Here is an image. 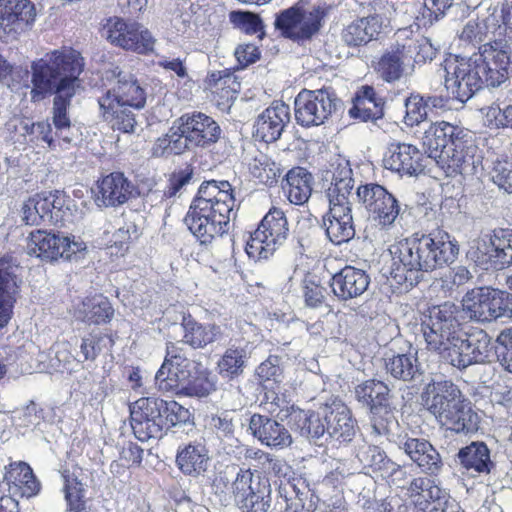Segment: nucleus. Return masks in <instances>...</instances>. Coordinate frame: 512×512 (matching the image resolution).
I'll return each mask as SVG.
<instances>
[{"label": "nucleus", "instance_id": "8fccbe9b", "mask_svg": "<svg viewBox=\"0 0 512 512\" xmlns=\"http://www.w3.org/2000/svg\"><path fill=\"white\" fill-rule=\"evenodd\" d=\"M247 357L246 350L241 347H229L218 361L219 373L223 377L234 378L243 372L245 360Z\"/></svg>", "mask_w": 512, "mask_h": 512}, {"label": "nucleus", "instance_id": "7ed1b4c3", "mask_svg": "<svg viewBox=\"0 0 512 512\" xmlns=\"http://www.w3.org/2000/svg\"><path fill=\"white\" fill-rule=\"evenodd\" d=\"M389 252L395 277L404 278L413 286L419 282L423 272L452 263L459 248L448 233L439 231L403 239L391 245Z\"/></svg>", "mask_w": 512, "mask_h": 512}, {"label": "nucleus", "instance_id": "7c9ffc66", "mask_svg": "<svg viewBox=\"0 0 512 512\" xmlns=\"http://www.w3.org/2000/svg\"><path fill=\"white\" fill-rule=\"evenodd\" d=\"M185 125V132L188 134V141L193 147H209L216 143L221 135V128L210 116L198 112L184 114L180 117Z\"/></svg>", "mask_w": 512, "mask_h": 512}, {"label": "nucleus", "instance_id": "473e14b6", "mask_svg": "<svg viewBox=\"0 0 512 512\" xmlns=\"http://www.w3.org/2000/svg\"><path fill=\"white\" fill-rule=\"evenodd\" d=\"M61 478V491L65 500L64 512H90L86 501L83 470L78 466L66 467L61 471Z\"/></svg>", "mask_w": 512, "mask_h": 512}, {"label": "nucleus", "instance_id": "2f4dec72", "mask_svg": "<svg viewBox=\"0 0 512 512\" xmlns=\"http://www.w3.org/2000/svg\"><path fill=\"white\" fill-rule=\"evenodd\" d=\"M289 120V106L274 102L258 116L254 124L255 136L266 143L274 142L281 136Z\"/></svg>", "mask_w": 512, "mask_h": 512}, {"label": "nucleus", "instance_id": "412c9836", "mask_svg": "<svg viewBox=\"0 0 512 512\" xmlns=\"http://www.w3.org/2000/svg\"><path fill=\"white\" fill-rule=\"evenodd\" d=\"M405 497L421 512H447L454 500L426 477L413 478L405 488Z\"/></svg>", "mask_w": 512, "mask_h": 512}, {"label": "nucleus", "instance_id": "9b49d317", "mask_svg": "<svg viewBox=\"0 0 512 512\" xmlns=\"http://www.w3.org/2000/svg\"><path fill=\"white\" fill-rule=\"evenodd\" d=\"M444 85L450 98L461 103L469 100L482 85L484 75L471 57L452 56L445 60Z\"/></svg>", "mask_w": 512, "mask_h": 512}, {"label": "nucleus", "instance_id": "f3484780", "mask_svg": "<svg viewBox=\"0 0 512 512\" xmlns=\"http://www.w3.org/2000/svg\"><path fill=\"white\" fill-rule=\"evenodd\" d=\"M472 58L484 75L486 86L497 87L508 79L512 61L510 48L505 40H494L482 45Z\"/></svg>", "mask_w": 512, "mask_h": 512}, {"label": "nucleus", "instance_id": "f257e3e1", "mask_svg": "<svg viewBox=\"0 0 512 512\" xmlns=\"http://www.w3.org/2000/svg\"><path fill=\"white\" fill-rule=\"evenodd\" d=\"M457 313L458 307L452 302H445L428 310V315L421 324L427 348L460 369L489 360L493 354L489 335L482 329L464 332Z\"/></svg>", "mask_w": 512, "mask_h": 512}, {"label": "nucleus", "instance_id": "72a5a7b5", "mask_svg": "<svg viewBox=\"0 0 512 512\" xmlns=\"http://www.w3.org/2000/svg\"><path fill=\"white\" fill-rule=\"evenodd\" d=\"M322 415L327 424V433L336 439L350 441L355 434V421L349 408L338 399L326 403Z\"/></svg>", "mask_w": 512, "mask_h": 512}, {"label": "nucleus", "instance_id": "3c124183", "mask_svg": "<svg viewBox=\"0 0 512 512\" xmlns=\"http://www.w3.org/2000/svg\"><path fill=\"white\" fill-rule=\"evenodd\" d=\"M252 175L265 185H273L280 177L282 170L280 166L266 155L255 157L250 165Z\"/></svg>", "mask_w": 512, "mask_h": 512}, {"label": "nucleus", "instance_id": "774afa93", "mask_svg": "<svg viewBox=\"0 0 512 512\" xmlns=\"http://www.w3.org/2000/svg\"><path fill=\"white\" fill-rule=\"evenodd\" d=\"M139 229L133 222L125 223L119 227L112 236L113 245L123 251L127 245L139 237Z\"/></svg>", "mask_w": 512, "mask_h": 512}, {"label": "nucleus", "instance_id": "49530a36", "mask_svg": "<svg viewBox=\"0 0 512 512\" xmlns=\"http://www.w3.org/2000/svg\"><path fill=\"white\" fill-rule=\"evenodd\" d=\"M355 397L358 402L367 406L371 411L388 403L389 388L379 380H367L355 387Z\"/></svg>", "mask_w": 512, "mask_h": 512}, {"label": "nucleus", "instance_id": "a211bd4d", "mask_svg": "<svg viewBox=\"0 0 512 512\" xmlns=\"http://www.w3.org/2000/svg\"><path fill=\"white\" fill-rule=\"evenodd\" d=\"M356 196L381 230H388L393 226L401 208L399 201L383 186L375 183L361 185L357 188Z\"/></svg>", "mask_w": 512, "mask_h": 512}, {"label": "nucleus", "instance_id": "f8f14e48", "mask_svg": "<svg viewBox=\"0 0 512 512\" xmlns=\"http://www.w3.org/2000/svg\"><path fill=\"white\" fill-rule=\"evenodd\" d=\"M482 154L469 131L448 145L434 159L446 176L474 175L482 167Z\"/></svg>", "mask_w": 512, "mask_h": 512}, {"label": "nucleus", "instance_id": "13d9d810", "mask_svg": "<svg viewBox=\"0 0 512 512\" xmlns=\"http://www.w3.org/2000/svg\"><path fill=\"white\" fill-rule=\"evenodd\" d=\"M181 389L189 396L204 397L215 389L213 380L204 373H199L195 378L179 384Z\"/></svg>", "mask_w": 512, "mask_h": 512}, {"label": "nucleus", "instance_id": "39448f33", "mask_svg": "<svg viewBox=\"0 0 512 512\" xmlns=\"http://www.w3.org/2000/svg\"><path fill=\"white\" fill-rule=\"evenodd\" d=\"M110 72L117 84L98 97L100 115L114 130L133 133L137 125V115L133 109L144 108L146 91L131 73L119 67Z\"/></svg>", "mask_w": 512, "mask_h": 512}, {"label": "nucleus", "instance_id": "603ef678", "mask_svg": "<svg viewBox=\"0 0 512 512\" xmlns=\"http://www.w3.org/2000/svg\"><path fill=\"white\" fill-rule=\"evenodd\" d=\"M114 345L113 339L106 334L90 333L82 338L80 351L84 360H95L103 351L110 350Z\"/></svg>", "mask_w": 512, "mask_h": 512}, {"label": "nucleus", "instance_id": "b1692460", "mask_svg": "<svg viewBox=\"0 0 512 512\" xmlns=\"http://www.w3.org/2000/svg\"><path fill=\"white\" fill-rule=\"evenodd\" d=\"M462 311L470 320L488 322L502 317L505 308L496 290L481 287L472 289L463 296Z\"/></svg>", "mask_w": 512, "mask_h": 512}, {"label": "nucleus", "instance_id": "680f3d73", "mask_svg": "<svg viewBox=\"0 0 512 512\" xmlns=\"http://www.w3.org/2000/svg\"><path fill=\"white\" fill-rule=\"evenodd\" d=\"M349 113L352 117L359 118L366 122L380 118L382 116V107L379 101H358L354 102Z\"/></svg>", "mask_w": 512, "mask_h": 512}, {"label": "nucleus", "instance_id": "e2e57ef3", "mask_svg": "<svg viewBox=\"0 0 512 512\" xmlns=\"http://www.w3.org/2000/svg\"><path fill=\"white\" fill-rule=\"evenodd\" d=\"M362 461L369 465L375 472H379L380 476L385 473L388 468V463L392 460L389 459L386 453L377 445H371L363 453Z\"/></svg>", "mask_w": 512, "mask_h": 512}, {"label": "nucleus", "instance_id": "cd10ccee", "mask_svg": "<svg viewBox=\"0 0 512 512\" xmlns=\"http://www.w3.org/2000/svg\"><path fill=\"white\" fill-rule=\"evenodd\" d=\"M423 161V154L416 146L407 143H392L384 157V166L401 175L416 176L424 170Z\"/></svg>", "mask_w": 512, "mask_h": 512}, {"label": "nucleus", "instance_id": "864d4df0", "mask_svg": "<svg viewBox=\"0 0 512 512\" xmlns=\"http://www.w3.org/2000/svg\"><path fill=\"white\" fill-rule=\"evenodd\" d=\"M490 175L500 189L512 193V162L507 156L498 155L492 160Z\"/></svg>", "mask_w": 512, "mask_h": 512}, {"label": "nucleus", "instance_id": "4468645a", "mask_svg": "<svg viewBox=\"0 0 512 512\" xmlns=\"http://www.w3.org/2000/svg\"><path fill=\"white\" fill-rule=\"evenodd\" d=\"M236 504L244 512H266L271 502L269 480L254 475L250 469H240L232 484Z\"/></svg>", "mask_w": 512, "mask_h": 512}, {"label": "nucleus", "instance_id": "a878e982", "mask_svg": "<svg viewBox=\"0 0 512 512\" xmlns=\"http://www.w3.org/2000/svg\"><path fill=\"white\" fill-rule=\"evenodd\" d=\"M329 201V210L323 216L322 227L329 241L341 245L355 235L350 201Z\"/></svg>", "mask_w": 512, "mask_h": 512}, {"label": "nucleus", "instance_id": "0eeeda50", "mask_svg": "<svg viewBox=\"0 0 512 512\" xmlns=\"http://www.w3.org/2000/svg\"><path fill=\"white\" fill-rule=\"evenodd\" d=\"M428 393H432L426 400L428 410L442 426L456 433H470L478 429V414L455 384L437 382Z\"/></svg>", "mask_w": 512, "mask_h": 512}, {"label": "nucleus", "instance_id": "c9c22d12", "mask_svg": "<svg viewBox=\"0 0 512 512\" xmlns=\"http://www.w3.org/2000/svg\"><path fill=\"white\" fill-rule=\"evenodd\" d=\"M134 190L133 184L119 172L105 176L98 184V206L115 207L124 204Z\"/></svg>", "mask_w": 512, "mask_h": 512}, {"label": "nucleus", "instance_id": "aec40b11", "mask_svg": "<svg viewBox=\"0 0 512 512\" xmlns=\"http://www.w3.org/2000/svg\"><path fill=\"white\" fill-rule=\"evenodd\" d=\"M39 491V483L26 463H19L0 482V512H19L17 495L31 497Z\"/></svg>", "mask_w": 512, "mask_h": 512}, {"label": "nucleus", "instance_id": "2eb2a0df", "mask_svg": "<svg viewBox=\"0 0 512 512\" xmlns=\"http://www.w3.org/2000/svg\"><path fill=\"white\" fill-rule=\"evenodd\" d=\"M85 249V243L75 236L69 237L44 230L31 232L27 244L29 255L49 261L58 258L72 260Z\"/></svg>", "mask_w": 512, "mask_h": 512}, {"label": "nucleus", "instance_id": "c756f323", "mask_svg": "<svg viewBox=\"0 0 512 512\" xmlns=\"http://www.w3.org/2000/svg\"><path fill=\"white\" fill-rule=\"evenodd\" d=\"M249 429L262 445L270 448L283 449L292 443V436L288 429L264 415L253 414L250 418Z\"/></svg>", "mask_w": 512, "mask_h": 512}, {"label": "nucleus", "instance_id": "052dcab7", "mask_svg": "<svg viewBox=\"0 0 512 512\" xmlns=\"http://www.w3.org/2000/svg\"><path fill=\"white\" fill-rule=\"evenodd\" d=\"M483 31L488 36L489 34H495L497 31L499 35L504 33L503 29V9L498 7H489L485 13L478 15Z\"/></svg>", "mask_w": 512, "mask_h": 512}, {"label": "nucleus", "instance_id": "c03bdc74", "mask_svg": "<svg viewBox=\"0 0 512 512\" xmlns=\"http://www.w3.org/2000/svg\"><path fill=\"white\" fill-rule=\"evenodd\" d=\"M385 368L392 377L403 381H411L421 375L417 353L412 351L386 357Z\"/></svg>", "mask_w": 512, "mask_h": 512}, {"label": "nucleus", "instance_id": "1a4fd4ad", "mask_svg": "<svg viewBox=\"0 0 512 512\" xmlns=\"http://www.w3.org/2000/svg\"><path fill=\"white\" fill-rule=\"evenodd\" d=\"M288 234V221L284 211L272 207L250 235L245 251L255 261L268 259L285 243Z\"/></svg>", "mask_w": 512, "mask_h": 512}, {"label": "nucleus", "instance_id": "ddd939ff", "mask_svg": "<svg viewBox=\"0 0 512 512\" xmlns=\"http://www.w3.org/2000/svg\"><path fill=\"white\" fill-rule=\"evenodd\" d=\"M338 102L330 89H304L294 101L295 119L303 127L322 125L336 111Z\"/></svg>", "mask_w": 512, "mask_h": 512}, {"label": "nucleus", "instance_id": "4c0bfd02", "mask_svg": "<svg viewBox=\"0 0 512 512\" xmlns=\"http://www.w3.org/2000/svg\"><path fill=\"white\" fill-rule=\"evenodd\" d=\"M467 130L448 122L432 123L424 132L422 142L428 157L435 159L448 145L460 138Z\"/></svg>", "mask_w": 512, "mask_h": 512}, {"label": "nucleus", "instance_id": "f03ea898", "mask_svg": "<svg viewBox=\"0 0 512 512\" xmlns=\"http://www.w3.org/2000/svg\"><path fill=\"white\" fill-rule=\"evenodd\" d=\"M83 68L80 53L66 47L48 52L31 64V100L39 102L55 94L52 108L55 130L71 126L67 109L71 99L82 89L79 76Z\"/></svg>", "mask_w": 512, "mask_h": 512}, {"label": "nucleus", "instance_id": "58836bf2", "mask_svg": "<svg viewBox=\"0 0 512 512\" xmlns=\"http://www.w3.org/2000/svg\"><path fill=\"white\" fill-rule=\"evenodd\" d=\"M383 27L382 17L371 15L352 21L341 32L342 41L350 47H360L375 39Z\"/></svg>", "mask_w": 512, "mask_h": 512}, {"label": "nucleus", "instance_id": "4d7b16f0", "mask_svg": "<svg viewBox=\"0 0 512 512\" xmlns=\"http://www.w3.org/2000/svg\"><path fill=\"white\" fill-rule=\"evenodd\" d=\"M186 128L180 118L175 121L172 127L167 132V137L170 143V151L172 154H181L186 149L192 148V144L188 141V134L185 132Z\"/></svg>", "mask_w": 512, "mask_h": 512}, {"label": "nucleus", "instance_id": "6e6d98bb", "mask_svg": "<svg viewBox=\"0 0 512 512\" xmlns=\"http://www.w3.org/2000/svg\"><path fill=\"white\" fill-rule=\"evenodd\" d=\"M485 122L491 128L512 129V104L501 108L499 105H492L487 108Z\"/></svg>", "mask_w": 512, "mask_h": 512}, {"label": "nucleus", "instance_id": "bb28decb", "mask_svg": "<svg viewBox=\"0 0 512 512\" xmlns=\"http://www.w3.org/2000/svg\"><path fill=\"white\" fill-rule=\"evenodd\" d=\"M192 363L185 357L181 349L173 343L167 344L166 356L160 369L155 375L159 389L169 391L177 388L190 377Z\"/></svg>", "mask_w": 512, "mask_h": 512}, {"label": "nucleus", "instance_id": "4be33fe9", "mask_svg": "<svg viewBox=\"0 0 512 512\" xmlns=\"http://www.w3.org/2000/svg\"><path fill=\"white\" fill-rule=\"evenodd\" d=\"M106 37L112 43L126 50L140 54L153 50L154 38L137 23L127 24L122 19H110L105 27Z\"/></svg>", "mask_w": 512, "mask_h": 512}, {"label": "nucleus", "instance_id": "a18cd8bd", "mask_svg": "<svg viewBox=\"0 0 512 512\" xmlns=\"http://www.w3.org/2000/svg\"><path fill=\"white\" fill-rule=\"evenodd\" d=\"M19 132L29 145L40 146L46 144L50 150L57 149L53 128L48 121L32 122L30 119L24 118L19 123Z\"/></svg>", "mask_w": 512, "mask_h": 512}, {"label": "nucleus", "instance_id": "20e7f679", "mask_svg": "<svg viewBox=\"0 0 512 512\" xmlns=\"http://www.w3.org/2000/svg\"><path fill=\"white\" fill-rule=\"evenodd\" d=\"M234 201L229 182L213 180L201 184L184 218L200 244H211L227 233Z\"/></svg>", "mask_w": 512, "mask_h": 512}, {"label": "nucleus", "instance_id": "423d86ee", "mask_svg": "<svg viewBox=\"0 0 512 512\" xmlns=\"http://www.w3.org/2000/svg\"><path fill=\"white\" fill-rule=\"evenodd\" d=\"M436 51L428 38L415 37L408 28L399 29L395 41L379 57L375 70L384 81L392 83L411 73L415 64L431 61Z\"/></svg>", "mask_w": 512, "mask_h": 512}, {"label": "nucleus", "instance_id": "393cba45", "mask_svg": "<svg viewBox=\"0 0 512 512\" xmlns=\"http://www.w3.org/2000/svg\"><path fill=\"white\" fill-rule=\"evenodd\" d=\"M389 441L403 450L424 473L436 475L441 470V456L429 441L411 437L407 433L392 435Z\"/></svg>", "mask_w": 512, "mask_h": 512}, {"label": "nucleus", "instance_id": "338daca9", "mask_svg": "<svg viewBox=\"0 0 512 512\" xmlns=\"http://www.w3.org/2000/svg\"><path fill=\"white\" fill-rule=\"evenodd\" d=\"M231 21L249 34H255L262 29L260 17L251 12H233Z\"/></svg>", "mask_w": 512, "mask_h": 512}, {"label": "nucleus", "instance_id": "bf43d9fd", "mask_svg": "<svg viewBox=\"0 0 512 512\" xmlns=\"http://www.w3.org/2000/svg\"><path fill=\"white\" fill-rule=\"evenodd\" d=\"M165 431L172 426L185 424L190 420V411L176 401H165L163 407Z\"/></svg>", "mask_w": 512, "mask_h": 512}, {"label": "nucleus", "instance_id": "dca6fc26", "mask_svg": "<svg viewBox=\"0 0 512 512\" xmlns=\"http://www.w3.org/2000/svg\"><path fill=\"white\" fill-rule=\"evenodd\" d=\"M163 407L165 401L155 397H142L130 405L131 427L140 441L164 435Z\"/></svg>", "mask_w": 512, "mask_h": 512}, {"label": "nucleus", "instance_id": "5fc2aeb1", "mask_svg": "<svg viewBox=\"0 0 512 512\" xmlns=\"http://www.w3.org/2000/svg\"><path fill=\"white\" fill-rule=\"evenodd\" d=\"M216 75H211L210 82L213 81V84H210V89L214 94H217L222 100H230L233 99L235 94H237L240 90V83L236 80V77L232 74H225L223 76H219L215 78Z\"/></svg>", "mask_w": 512, "mask_h": 512}, {"label": "nucleus", "instance_id": "37998d69", "mask_svg": "<svg viewBox=\"0 0 512 512\" xmlns=\"http://www.w3.org/2000/svg\"><path fill=\"white\" fill-rule=\"evenodd\" d=\"M17 284L9 262L0 259V329L11 318Z\"/></svg>", "mask_w": 512, "mask_h": 512}, {"label": "nucleus", "instance_id": "de8ad7c7", "mask_svg": "<svg viewBox=\"0 0 512 512\" xmlns=\"http://www.w3.org/2000/svg\"><path fill=\"white\" fill-rule=\"evenodd\" d=\"M460 463L467 469L475 472H489L490 453L484 443L473 442L461 449L458 454Z\"/></svg>", "mask_w": 512, "mask_h": 512}, {"label": "nucleus", "instance_id": "6ab92c4d", "mask_svg": "<svg viewBox=\"0 0 512 512\" xmlns=\"http://www.w3.org/2000/svg\"><path fill=\"white\" fill-rule=\"evenodd\" d=\"M65 197L60 191L37 193L21 206V219L26 225H57L64 221Z\"/></svg>", "mask_w": 512, "mask_h": 512}, {"label": "nucleus", "instance_id": "09e8293b", "mask_svg": "<svg viewBox=\"0 0 512 512\" xmlns=\"http://www.w3.org/2000/svg\"><path fill=\"white\" fill-rule=\"evenodd\" d=\"M440 100L437 97L424 98L421 95H411L406 99L405 108V122L407 125L413 126L422 122L428 114V109L437 107Z\"/></svg>", "mask_w": 512, "mask_h": 512}, {"label": "nucleus", "instance_id": "f704fd0d", "mask_svg": "<svg viewBox=\"0 0 512 512\" xmlns=\"http://www.w3.org/2000/svg\"><path fill=\"white\" fill-rule=\"evenodd\" d=\"M369 283L370 278L364 270L346 266L333 275L330 286L337 298L349 300L362 295Z\"/></svg>", "mask_w": 512, "mask_h": 512}, {"label": "nucleus", "instance_id": "e433bc0d", "mask_svg": "<svg viewBox=\"0 0 512 512\" xmlns=\"http://www.w3.org/2000/svg\"><path fill=\"white\" fill-rule=\"evenodd\" d=\"M209 450L201 441H194L179 446L176 454V465L187 476H199L209 466Z\"/></svg>", "mask_w": 512, "mask_h": 512}, {"label": "nucleus", "instance_id": "69168bd1", "mask_svg": "<svg viewBox=\"0 0 512 512\" xmlns=\"http://www.w3.org/2000/svg\"><path fill=\"white\" fill-rule=\"evenodd\" d=\"M482 27V23L478 16L475 19H469L464 25L462 31L459 33V39L467 44L482 42L487 37Z\"/></svg>", "mask_w": 512, "mask_h": 512}, {"label": "nucleus", "instance_id": "9d476101", "mask_svg": "<svg viewBox=\"0 0 512 512\" xmlns=\"http://www.w3.org/2000/svg\"><path fill=\"white\" fill-rule=\"evenodd\" d=\"M467 257L483 270L512 265V229H495L474 240Z\"/></svg>", "mask_w": 512, "mask_h": 512}, {"label": "nucleus", "instance_id": "0e129e2a", "mask_svg": "<svg viewBox=\"0 0 512 512\" xmlns=\"http://www.w3.org/2000/svg\"><path fill=\"white\" fill-rule=\"evenodd\" d=\"M256 376L261 382H280L282 369L279 365V359L270 356L256 368Z\"/></svg>", "mask_w": 512, "mask_h": 512}, {"label": "nucleus", "instance_id": "c85d7f7f", "mask_svg": "<svg viewBox=\"0 0 512 512\" xmlns=\"http://www.w3.org/2000/svg\"><path fill=\"white\" fill-rule=\"evenodd\" d=\"M325 179L330 181L326 190L328 200L349 201L354 187V179L348 159L341 155L332 158Z\"/></svg>", "mask_w": 512, "mask_h": 512}, {"label": "nucleus", "instance_id": "a19ab883", "mask_svg": "<svg viewBox=\"0 0 512 512\" xmlns=\"http://www.w3.org/2000/svg\"><path fill=\"white\" fill-rule=\"evenodd\" d=\"M181 326L184 332L183 342L193 348H204L223 338L220 326L199 323L191 315L183 316Z\"/></svg>", "mask_w": 512, "mask_h": 512}, {"label": "nucleus", "instance_id": "5701e85b", "mask_svg": "<svg viewBox=\"0 0 512 512\" xmlns=\"http://www.w3.org/2000/svg\"><path fill=\"white\" fill-rule=\"evenodd\" d=\"M36 11L29 0H0V39H15L35 21Z\"/></svg>", "mask_w": 512, "mask_h": 512}, {"label": "nucleus", "instance_id": "6e6552de", "mask_svg": "<svg viewBox=\"0 0 512 512\" xmlns=\"http://www.w3.org/2000/svg\"><path fill=\"white\" fill-rule=\"evenodd\" d=\"M326 9L304 0L276 14L274 27L281 36L297 43L311 40L320 31Z\"/></svg>", "mask_w": 512, "mask_h": 512}, {"label": "nucleus", "instance_id": "ea45409f", "mask_svg": "<svg viewBox=\"0 0 512 512\" xmlns=\"http://www.w3.org/2000/svg\"><path fill=\"white\" fill-rule=\"evenodd\" d=\"M114 315V309L107 297L93 295L84 298L75 306L76 319L87 323L100 325L107 323Z\"/></svg>", "mask_w": 512, "mask_h": 512}, {"label": "nucleus", "instance_id": "79ce46f5", "mask_svg": "<svg viewBox=\"0 0 512 512\" xmlns=\"http://www.w3.org/2000/svg\"><path fill=\"white\" fill-rule=\"evenodd\" d=\"M312 175L302 167L288 171L283 189L290 203L303 205L308 201L312 192Z\"/></svg>", "mask_w": 512, "mask_h": 512}]
</instances>
